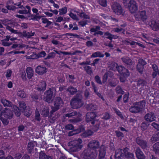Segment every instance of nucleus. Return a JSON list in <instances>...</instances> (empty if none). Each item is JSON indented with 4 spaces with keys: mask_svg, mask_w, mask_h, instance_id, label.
I'll return each instance as SVG.
<instances>
[{
    "mask_svg": "<svg viewBox=\"0 0 159 159\" xmlns=\"http://www.w3.org/2000/svg\"><path fill=\"white\" fill-rule=\"evenodd\" d=\"M82 141L81 139L70 142L68 145L69 150L70 152H76L80 151L83 147Z\"/></svg>",
    "mask_w": 159,
    "mask_h": 159,
    "instance_id": "nucleus-1",
    "label": "nucleus"
},
{
    "mask_svg": "<svg viewBox=\"0 0 159 159\" xmlns=\"http://www.w3.org/2000/svg\"><path fill=\"white\" fill-rule=\"evenodd\" d=\"M145 103L144 100L134 103L129 108V111L135 114L142 112L143 109L145 107Z\"/></svg>",
    "mask_w": 159,
    "mask_h": 159,
    "instance_id": "nucleus-2",
    "label": "nucleus"
},
{
    "mask_svg": "<svg viewBox=\"0 0 159 159\" xmlns=\"http://www.w3.org/2000/svg\"><path fill=\"white\" fill-rule=\"evenodd\" d=\"M63 104L64 102L61 98L59 97H56L54 101V106L51 107L52 110L50 111V117H52V114L61 107Z\"/></svg>",
    "mask_w": 159,
    "mask_h": 159,
    "instance_id": "nucleus-3",
    "label": "nucleus"
},
{
    "mask_svg": "<svg viewBox=\"0 0 159 159\" xmlns=\"http://www.w3.org/2000/svg\"><path fill=\"white\" fill-rule=\"evenodd\" d=\"M97 154L89 148L85 149L80 154V157L84 159H95L97 157Z\"/></svg>",
    "mask_w": 159,
    "mask_h": 159,
    "instance_id": "nucleus-4",
    "label": "nucleus"
},
{
    "mask_svg": "<svg viewBox=\"0 0 159 159\" xmlns=\"http://www.w3.org/2000/svg\"><path fill=\"white\" fill-rule=\"evenodd\" d=\"M54 89H49L44 93L43 100L48 103L52 102L55 94L54 93Z\"/></svg>",
    "mask_w": 159,
    "mask_h": 159,
    "instance_id": "nucleus-5",
    "label": "nucleus"
},
{
    "mask_svg": "<svg viewBox=\"0 0 159 159\" xmlns=\"http://www.w3.org/2000/svg\"><path fill=\"white\" fill-rule=\"evenodd\" d=\"M70 105L71 107L73 109H77L82 107L83 105V103L81 99L75 98L74 97L70 102Z\"/></svg>",
    "mask_w": 159,
    "mask_h": 159,
    "instance_id": "nucleus-6",
    "label": "nucleus"
},
{
    "mask_svg": "<svg viewBox=\"0 0 159 159\" xmlns=\"http://www.w3.org/2000/svg\"><path fill=\"white\" fill-rule=\"evenodd\" d=\"M134 16L136 20L142 21L146 23V20L148 18V16L146 15L145 11L138 12L134 15Z\"/></svg>",
    "mask_w": 159,
    "mask_h": 159,
    "instance_id": "nucleus-7",
    "label": "nucleus"
},
{
    "mask_svg": "<svg viewBox=\"0 0 159 159\" xmlns=\"http://www.w3.org/2000/svg\"><path fill=\"white\" fill-rule=\"evenodd\" d=\"M113 11L117 15H123L124 11L120 5L117 2H114L111 5Z\"/></svg>",
    "mask_w": 159,
    "mask_h": 159,
    "instance_id": "nucleus-8",
    "label": "nucleus"
},
{
    "mask_svg": "<svg viewBox=\"0 0 159 159\" xmlns=\"http://www.w3.org/2000/svg\"><path fill=\"white\" fill-rule=\"evenodd\" d=\"M136 142L143 149H146L149 148L148 142L146 140L138 137L136 139Z\"/></svg>",
    "mask_w": 159,
    "mask_h": 159,
    "instance_id": "nucleus-9",
    "label": "nucleus"
},
{
    "mask_svg": "<svg viewBox=\"0 0 159 159\" xmlns=\"http://www.w3.org/2000/svg\"><path fill=\"white\" fill-rule=\"evenodd\" d=\"M97 116V114L95 112H88L86 115V121L87 122H91V124H94L95 123L94 119Z\"/></svg>",
    "mask_w": 159,
    "mask_h": 159,
    "instance_id": "nucleus-10",
    "label": "nucleus"
},
{
    "mask_svg": "<svg viewBox=\"0 0 159 159\" xmlns=\"http://www.w3.org/2000/svg\"><path fill=\"white\" fill-rule=\"evenodd\" d=\"M128 7L131 13H134L138 10L137 3L134 0H130L128 3Z\"/></svg>",
    "mask_w": 159,
    "mask_h": 159,
    "instance_id": "nucleus-11",
    "label": "nucleus"
},
{
    "mask_svg": "<svg viewBox=\"0 0 159 159\" xmlns=\"http://www.w3.org/2000/svg\"><path fill=\"white\" fill-rule=\"evenodd\" d=\"M116 68L117 69L118 72L123 76L125 77H127L129 76V73L128 69L125 68L124 67L121 66H116Z\"/></svg>",
    "mask_w": 159,
    "mask_h": 159,
    "instance_id": "nucleus-12",
    "label": "nucleus"
},
{
    "mask_svg": "<svg viewBox=\"0 0 159 159\" xmlns=\"http://www.w3.org/2000/svg\"><path fill=\"white\" fill-rule=\"evenodd\" d=\"M100 143L99 142L96 140H93L91 141L88 144V148L93 149V150H95L99 148Z\"/></svg>",
    "mask_w": 159,
    "mask_h": 159,
    "instance_id": "nucleus-13",
    "label": "nucleus"
},
{
    "mask_svg": "<svg viewBox=\"0 0 159 159\" xmlns=\"http://www.w3.org/2000/svg\"><path fill=\"white\" fill-rule=\"evenodd\" d=\"M3 116L9 120L11 119L14 116L13 112L8 108H5L3 110Z\"/></svg>",
    "mask_w": 159,
    "mask_h": 159,
    "instance_id": "nucleus-14",
    "label": "nucleus"
},
{
    "mask_svg": "<svg viewBox=\"0 0 159 159\" xmlns=\"http://www.w3.org/2000/svg\"><path fill=\"white\" fill-rule=\"evenodd\" d=\"M156 118L155 114L152 112L147 113L144 117V120L149 122L155 120Z\"/></svg>",
    "mask_w": 159,
    "mask_h": 159,
    "instance_id": "nucleus-15",
    "label": "nucleus"
},
{
    "mask_svg": "<svg viewBox=\"0 0 159 159\" xmlns=\"http://www.w3.org/2000/svg\"><path fill=\"white\" fill-rule=\"evenodd\" d=\"M125 154L124 148L123 149L119 148L115 151V157L116 159H122L124 158Z\"/></svg>",
    "mask_w": 159,
    "mask_h": 159,
    "instance_id": "nucleus-16",
    "label": "nucleus"
},
{
    "mask_svg": "<svg viewBox=\"0 0 159 159\" xmlns=\"http://www.w3.org/2000/svg\"><path fill=\"white\" fill-rule=\"evenodd\" d=\"M37 145L36 142L34 141L29 142L28 143L27 150L28 154H30L34 152V147L36 146Z\"/></svg>",
    "mask_w": 159,
    "mask_h": 159,
    "instance_id": "nucleus-17",
    "label": "nucleus"
},
{
    "mask_svg": "<svg viewBox=\"0 0 159 159\" xmlns=\"http://www.w3.org/2000/svg\"><path fill=\"white\" fill-rule=\"evenodd\" d=\"M99 152V159H108L105 157L106 153V148L104 145H102L101 146Z\"/></svg>",
    "mask_w": 159,
    "mask_h": 159,
    "instance_id": "nucleus-18",
    "label": "nucleus"
},
{
    "mask_svg": "<svg viewBox=\"0 0 159 159\" xmlns=\"http://www.w3.org/2000/svg\"><path fill=\"white\" fill-rule=\"evenodd\" d=\"M40 112L41 115L44 117H46L47 116L50 117V112H49V108L48 107L44 106L42 109L40 111Z\"/></svg>",
    "mask_w": 159,
    "mask_h": 159,
    "instance_id": "nucleus-19",
    "label": "nucleus"
},
{
    "mask_svg": "<svg viewBox=\"0 0 159 159\" xmlns=\"http://www.w3.org/2000/svg\"><path fill=\"white\" fill-rule=\"evenodd\" d=\"M122 60L123 62L129 66L128 67H129L132 70H133V67L132 66L133 62L131 59L128 57H126L122 58Z\"/></svg>",
    "mask_w": 159,
    "mask_h": 159,
    "instance_id": "nucleus-20",
    "label": "nucleus"
},
{
    "mask_svg": "<svg viewBox=\"0 0 159 159\" xmlns=\"http://www.w3.org/2000/svg\"><path fill=\"white\" fill-rule=\"evenodd\" d=\"M146 24L150 26L152 29L154 31H157L159 30V24L157 23L154 20H152L148 24L146 23Z\"/></svg>",
    "mask_w": 159,
    "mask_h": 159,
    "instance_id": "nucleus-21",
    "label": "nucleus"
},
{
    "mask_svg": "<svg viewBox=\"0 0 159 159\" xmlns=\"http://www.w3.org/2000/svg\"><path fill=\"white\" fill-rule=\"evenodd\" d=\"M136 82L137 86L140 89H143L144 87L147 86V82L143 79H139Z\"/></svg>",
    "mask_w": 159,
    "mask_h": 159,
    "instance_id": "nucleus-22",
    "label": "nucleus"
},
{
    "mask_svg": "<svg viewBox=\"0 0 159 159\" xmlns=\"http://www.w3.org/2000/svg\"><path fill=\"white\" fill-rule=\"evenodd\" d=\"M129 148L126 147L124 148L125 157L127 159H132L134 158V154L128 151Z\"/></svg>",
    "mask_w": 159,
    "mask_h": 159,
    "instance_id": "nucleus-23",
    "label": "nucleus"
},
{
    "mask_svg": "<svg viewBox=\"0 0 159 159\" xmlns=\"http://www.w3.org/2000/svg\"><path fill=\"white\" fill-rule=\"evenodd\" d=\"M39 159H52V157L47 155L44 151H40L39 153Z\"/></svg>",
    "mask_w": 159,
    "mask_h": 159,
    "instance_id": "nucleus-24",
    "label": "nucleus"
},
{
    "mask_svg": "<svg viewBox=\"0 0 159 159\" xmlns=\"http://www.w3.org/2000/svg\"><path fill=\"white\" fill-rule=\"evenodd\" d=\"M135 153L138 159H145V156L139 148H137Z\"/></svg>",
    "mask_w": 159,
    "mask_h": 159,
    "instance_id": "nucleus-25",
    "label": "nucleus"
},
{
    "mask_svg": "<svg viewBox=\"0 0 159 159\" xmlns=\"http://www.w3.org/2000/svg\"><path fill=\"white\" fill-rule=\"evenodd\" d=\"M35 71L36 73L40 75H43L47 72L46 68L40 66H39L36 67Z\"/></svg>",
    "mask_w": 159,
    "mask_h": 159,
    "instance_id": "nucleus-26",
    "label": "nucleus"
},
{
    "mask_svg": "<svg viewBox=\"0 0 159 159\" xmlns=\"http://www.w3.org/2000/svg\"><path fill=\"white\" fill-rule=\"evenodd\" d=\"M113 73L111 71H109L106 72L103 77L102 83H105L107 81L108 77L112 78L113 76Z\"/></svg>",
    "mask_w": 159,
    "mask_h": 159,
    "instance_id": "nucleus-27",
    "label": "nucleus"
},
{
    "mask_svg": "<svg viewBox=\"0 0 159 159\" xmlns=\"http://www.w3.org/2000/svg\"><path fill=\"white\" fill-rule=\"evenodd\" d=\"M118 80L116 78H112L108 80V84L110 86L115 87L118 84Z\"/></svg>",
    "mask_w": 159,
    "mask_h": 159,
    "instance_id": "nucleus-28",
    "label": "nucleus"
},
{
    "mask_svg": "<svg viewBox=\"0 0 159 159\" xmlns=\"http://www.w3.org/2000/svg\"><path fill=\"white\" fill-rule=\"evenodd\" d=\"M1 102L4 107H12L13 105V104L11 102L5 99H1Z\"/></svg>",
    "mask_w": 159,
    "mask_h": 159,
    "instance_id": "nucleus-29",
    "label": "nucleus"
},
{
    "mask_svg": "<svg viewBox=\"0 0 159 159\" xmlns=\"http://www.w3.org/2000/svg\"><path fill=\"white\" fill-rule=\"evenodd\" d=\"M27 77L28 79H30L33 75V70L30 67H28L26 70Z\"/></svg>",
    "mask_w": 159,
    "mask_h": 159,
    "instance_id": "nucleus-30",
    "label": "nucleus"
},
{
    "mask_svg": "<svg viewBox=\"0 0 159 159\" xmlns=\"http://www.w3.org/2000/svg\"><path fill=\"white\" fill-rule=\"evenodd\" d=\"M86 108L88 110L92 111L96 110L97 108L96 105L92 103L87 104L86 106Z\"/></svg>",
    "mask_w": 159,
    "mask_h": 159,
    "instance_id": "nucleus-31",
    "label": "nucleus"
},
{
    "mask_svg": "<svg viewBox=\"0 0 159 159\" xmlns=\"http://www.w3.org/2000/svg\"><path fill=\"white\" fill-rule=\"evenodd\" d=\"M152 143H155L159 140V132H158L153 134L150 139Z\"/></svg>",
    "mask_w": 159,
    "mask_h": 159,
    "instance_id": "nucleus-32",
    "label": "nucleus"
},
{
    "mask_svg": "<svg viewBox=\"0 0 159 159\" xmlns=\"http://www.w3.org/2000/svg\"><path fill=\"white\" fill-rule=\"evenodd\" d=\"M149 123V122L147 121L142 122L141 126V130L143 131H144L147 129L150 125Z\"/></svg>",
    "mask_w": 159,
    "mask_h": 159,
    "instance_id": "nucleus-33",
    "label": "nucleus"
},
{
    "mask_svg": "<svg viewBox=\"0 0 159 159\" xmlns=\"http://www.w3.org/2000/svg\"><path fill=\"white\" fill-rule=\"evenodd\" d=\"M12 107L14 110L15 115L17 117L19 116L21 114L20 111L22 112V111L15 105H13Z\"/></svg>",
    "mask_w": 159,
    "mask_h": 159,
    "instance_id": "nucleus-34",
    "label": "nucleus"
},
{
    "mask_svg": "<svg viewBox=\"0 0 159 159\" xmlns=\"http://www.w3.org/2000/svg\"><path fill=\"white\" fill-rule=\"evenodd\" d=\"M153 150L156 154H159V142L154 143L152 146Z\"/></svg>",
    "mask_w": 159,
    "mask_h": 159,
    "instance_id": "nucleus-35",
    "label": "nucleus"
},
{
    "mask_svg": "<svg viewBox=\"0 0 159 159\" xmlns=\"http://www.w3.org/2000/svg\"><path fill=\"white\" fill-rule=\"evenodd\" d=\"M23 112H24V115L27 117H29L31 115L32 112L31 110L29 107H27V108L23 110Z\"/></svg>",
    "mask_w": 159,
    "mask_h": 159,
    "instance_id": "nucleus-36",
    "label": "nucleus"
},
{
    "mask_svg": "<svg viewBox=\"0 0 159 159\" xmlns=\"http://www.w3.org/2000/svg\"><path fill=\"white\" fill-rule=\"evenodd\" d=\"M71 95H74L77 92V89L72 86H70L66 90Z\"/></svg>",
    "mask_w": 159,
    "mask_h": 159,
    "instance_id": "nucleus-37",
    "label": "nucleus"
},
{
    "mask_svg": "<svg viewBox=\"0 0 159 159\" xmlns=\"http://www.w3.org/2000/svg\"><path fill=\"white\" fill-rule=\"evenodd\" d=\"M93 133V131L90 130H88L87 131L83 133L82 136L84 137H86L88 136L92 135Z\"/></svg>",
    "mask_w": 159,
    "mask_h": 159,
    "instance_id": "nucleus-38",
    "label": "nucleus"
},
{
    "mask_svg": "<svg viewBox=\"0 0 159 159\" xmlns=\"http://www.w3.org/2000/svg\"><path fill=\"white\" fill-rule=\"evenodd\" d=\"M0 120L2 121L3 124L4 126H6L8 125L9 122V119H7L6 118L4 117L1 116L0 117Z\"/></svg>",
    "mask_w": 159,
    "mask_h": 159,
    "instance_id": "nucleus-39",
    "label": "nucleus"
},
{
    "mask_svg": "<svg viewBox=\"0 0 159 159\" xmlns=\"http://www.w3.org/2000/svg\"><path fill=\"white\" fill-rule=\"evenodd\" d=\"M20 109L22 111V112H23V111L25 110L27 107L26 106V104L24 102H19Z\"/></svg>",
    "mask_w": 159,
    "mask_h": 159,
    "instance_id": "nucleus-40",
    "label": "nucleus"
},
{
    "mask_svg": "<svg viewBox=\"0 0 159 159\" xmlns=\"http://www.w3.org/2000/svg\"><path fill=\"white\" fill-rule=\"evenodd\" d=\"M84 68L88 74L90 75L93 73L91 67L90 66H84Z\"/></svg>",
    "mask_w": 159,
    "mask_h": 159,
    "instance_id": "nucleus-41",
    "label": "nucleus"
},
{
    "mask_svg": "<svg viewBox=\"0 0 159 159\" xmlns=\"http://www.w3.org/2000/svg\"><path fill=\"white\" fill-rule=\"evenodd\" d=\"M137 70L141 74H143L144 69V66L137 64L136 66Z\"/></svg>",
    "mask_w": 159,
    "mask_h": 159,
    "instance_id": "nucleus-42",
    "label": "nucleus"
},
{
    "mask_svg": "<svg viewBox=\"0 0 159 159\" xmlns=\"http://www.w3.org/2000/svg\"><path fill=\"white\" fill-rule=\"evenodd\" d=\"M17 95L22 98H25L26 97V94L25 92L22 90L18 91L17 93Z\"/></svg>",
    "mask_w": 159,
    "mask_h": 159,
    "instance_id": "nucleus-43",
    "label": "nucleus"
},
{
    "mask_svg": "<svg viewBox=\"0 0 159 159\" xmlns=\"http://www.w3.org/2000/svg\"><path fill=\"white\" fill-rule=\"evenodd\" d=\"M104 56L103 54H102L101 53L99 52H97L93 53L91 55V57H103Z\"/></svg>",
    "mask_w": 159,
    "mask_h": 159,
    "instance_id": "nucleus-44",
    "label": "nucleus"
},
{
    "mask_svg": "<svg viewBox=\"0 0 159 159\" xmlns=\"http://www.w3.org/2000/svg\"><path fill=\"white\" fill-rule=\"evenodd\" d=\"M59 15H60L65 14L67 11V9L66 7H65L61 9H59Z\"/></svg>",
    "mask_w": 159,
    "mask_h": 159,
    "instance_id": "nucleus-45",
    "label": "nucleus"
},
{
    "mask_svg": "<svg viewBox=\"0 0 159 159\" xmlns=\"http://www.w3.org/2000/svg\"><path fill=\"white\" fill-rule=\"evenodd\" d=\"M84 129V128L83 126H80L79 128L76 129L75 127H74V129L73 130H74V132H75L76 134H78L81 131H83Z\"/></svg>",
    "mask_w": 159,
    "mask_h": 159,
    "instance_id": "nucleus-46",
    "label": "nucleus"
},
{
    "mask_svg": "<svg viewBox=\"0 0 159 159\" xmlns=\"http://www.w3.org/2000/svg\"><path fill=\"white\" fill-rule=\"evenodd\" d=\"M116 91L117 93L119 94H123L124 93V92L122 90L121 87L119 86L116 88Z\"/></svg>",
    "mask_w": 159,
    "mask_h": 159,
    "instance_id": "nucleus-47",
    "label": "nucleus"
},
{
    "mask_svg": "<svg viewBox=\"0 0 159 159\" xmlns=\"http://www.w3.org/2000/svg\"><path fill=\"white\" fill-rule=\"evenodd\" d=\"M138 64L144 66L147 64L146 62L142 59H139L138 60Z\"/></svg>",
    "mask_w": 159,
    "mask_h": 159,
    "instance_id": "nucleus-48",
    "label": "nucleus"
},
{
    "mask_svg": "<svg viewBox=\"0 0 159 159\" xmlns=\"http://www.w3.org/2000/svg\"><path fill=\"white\" fill-rule=\"evenodd\" d=\"M74 127L73 125L70 124H68L66 125L65 126V128L67 130H73L74 129Z\"/></svg>",
    "mask_w": 159,
    "mask_h": 159,
    "instance_id": "nucleus-49",
    "label": "nucleus"
},
{
    "mask_svg": "<svg viewBox=\"0 0 159 159\" xmlns=\"http://www.w3.org/2000/svg\"><path fill=\"white\" fill-rule=\"evenodd\" d=\"M77 114V112L76 111H74L70 113L66 114L65 115V116L66 117H71L76 115Z\"/></svg>",
    "mask_w": 159,
    "mask_h": 159,
    "instance_id": "nucleus-50",
    "label": "nucleus"
},
{
    "mask_svg": "<svg viewBox=\"0 0 159 159\" xmlns=\"http://www.w3.org/2000/svg\"><path fill=\"white\" fill-rule=\"evenodd\" d=\"M115 133L116 136L118 138H123L124 137V134L120 131L116 130L115 131Z\"/></svg>",
    "mask_w": 159,
    "mask_h": 159,
    "instance_id": "nucleus-51",
    "label": "nucleus"
},
{
    "mask_svg": "<svg viewBox=\"0 0 159 159\" xmlns=\"http://www.w3.org/2000/svg\"><path fill=\"white\" fill-rule=\"evenodd\" d=\"M40 114L38 110L36 111L35 112V119L38 121H40Z\"/></svg>",
    "mask_w": 159,
    "mask_h": 159,
    "instance_id": "nucleus-52",
    "label": "nucleus"
},
{
    "mask_svg": "<svg viewBox=\"0 0 159 159\" xmlns=\"http://www.w3.org/2000/svg\"><path fill=\"white\" fill-rule=\"evenodd\" d=\"M104 35L106 36H107L108 37H107L106 38L110 40H111L113 38V37L112 36H114V35L111 34L110 33H109L108 32H105L104 33Z\"/></svg>",
    "mask_w": 159,
    "mask_h": 159,
    "instance_id": "nucleus-53",
    "label": "nucleus"
},
{
    "mask_svg": "<svg viewBox=\"0 0 159 159\" xmlns=\"http://www.w3.org/2000/svg\"><path fill=\"white\" fill-rule=\"evenodd\" d=\"M38 14H37L36 15H31V16H33V18H32L31 19L33 20H38L43 16H37Z\"/></svg>",
    "mask_w": 159,
    "mask_h": 159,
    "instance_id": "nucleus-54",
    "label": "nucleus"
},
{
    "mask_svg": "<svg viewBox=\"0 0 159 159\" xmlns=\"http://www.w3.org/2000/svg\"><path fill=\"white\" fill-rule=\"evenodd\" d=\"M113 109L114 111H115V113L120 117L123 118V115L116 108L114 107L113 108Z\"/></svg>",
    "mask_w": 159,
    "mask_h": 159,
    "instance_id": "nucleus-55",
    "label": "nucleus"
},
{
    "mask_svg": "<svg viewBox=\"0 0 159 159\" xmlns=\"http://www.w3.org/2000/svg\"><path fill=\"white\" fill-rule=\"evenodd\" d=\"M70 16L74 20L78 21L79 20V19L77 17L76 15L75 14L72 13V12L70 13L69 14Z\"/></svg>",
    "mask_w": 159,
    "mask_h": 159,
    "instance_id": "nucleus-56",
    "label": "nucleus"
},
{
    "mask_svg": "<svg viewBox=\"0 0 159 159\" xmlns=\"http://www.w3.org/2000/svg\"><path fill=\"white\" fill-rule=\"evenodd\" d=\"M99 3L101 6L104 7L107 6L106 0H99Z\"/></svg>",
    "mask_w": 159,
    "mask_h": 159,
    "instance_id": "nucleus-57",
    "label": "nucleus"
},
{
    "mask_svg": "<svg viewBox=\"0 0 159 159\" xmlns=\"http://www.w3.org/2000/svg\"><path fill=\"white\" fill-rule=\"evenodd\" d=\"M43 86L42 88H41V87H40V86H39L38 87H36V89L39 91V92H41L42 91L43 92L45 90V85L44 84V83H43Z\"/></svg>",
    "mask_w": 159,
    "mask_h": 159,
    "instance_id": "nucleus-58",
    "label": "nucleus"
},
{
    "mask_svg": "<svg viewBox=\"0 0 159 159\" xmlns=\"http://www.w3.org/2000/svg\"><path fill=\"white\" fill-rule=\"evenodd\" d=\"M56 55V53L54 52H51L49 53L46 59H49L51 58H54Z\"/></svg>",
    "mask_w": 159,
    "mask_h": 159,
    "instance_id": "nucleus-59",
    "label": "nucleus"
},
{
    "mask_svg": "<svg viewBox=\"0 0 159 159\" xmlns=\"http://www.w3.org/2000/svg\"><path fill=\"white\" fill-rule=\"evenodd\" d=\"M22 79L25 81L26 80L27 78L26 73L25 71L22 72L20 74Z\"/></svg>",
    "mask_w": 159,
    "mask_h": 159,
    "instance_id": "nucleus-60",
    "label": "nucleus"
},
{
    "mask_svg": "<svg viewBox=\"0 0 159 159\" xmlns=\"http://www.w3.org/2000/svg\"><path fill=\"white\" fill-rule=\"evenodd\" d=\"M129 94H125L123 97V101L124 103H126L128 102Z\"/></svg>",
    "mask_w": 159,
    "mask_h": 159,
    "instance_id": "nucleus-61",
    "label": "nucleus"
},
{
    "mask_svg": "<svg viewBox=\"0 0 159 159\" xmlns=\"http://www.w3.org/2000/svg\"><path fill=\"white\" fill-rule=\"evenodd\" d=\"M95 79L96 81L98 84H102V82L100 80V78L98 75H96L95 77Z\"/></svg>",
    "mask_w": 159,
    "mask_h": 159,
    "instance_id": "nucleus-62",
    "label": "nucleus"
},
{
    "mask_svg": "<svg viewBox=\"0 0 159 159\" xmlns=\"http://www.w3.org/2000/svg\"><path fill=\"white\" fill-rule=\"evenodd\" d=\"M151 125L154 128L157 129L158 130H159V125L155 122H153L152 124Z\"/></svg>",
    "mask_w": 159,
    "mask_h": 159,
    "instance_id": "nucleus-63",
    "label": "nucleus"
},
{
    "mask_svg": "<svg viewBox=\"0 0 159 159\" xmlns=\"http://www.w3.org/2000/svg\"><path fill=\"white\" fill-rule=\"evenodd\" d=\"M21 159H32V158L29 154H25L23 155Z\"/></svg>",
    "mask_w": 159,
    "mask_h": 159,
    "instance_id": "nucleus-64",
    "label": "nucleus"
}]
</instances>
